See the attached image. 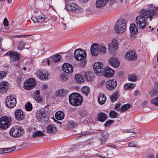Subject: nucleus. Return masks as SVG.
I'll list each match as a JSON object with an SVG mask.
<instances>
[{"mask_svg":"<svg viewBox=\"0 0 158 158\" xmlns=\"http://www.w3.org/2000/svg\"><path fill=\"white\" fill-rule=\"evenodd\" d=\"M140 13L141 15L136 17L135 23L139 29H143L147 25V20L149 19V21H151L156 13L154 10H147L144 9L142 10Z\"/></svg>","mask_w":158,"mask_h":158,"instance_id":"f257e3e1","label":"nucleus"},{"mask_svg":"<svg viewBox=\"0 0 158 158\" xmlns=\"http://www.w3.org/2000/svg\"><path fill=\"white\" fill-rule=\"evenodd\" d=\"M69 100L71 105L74 106H78L81 104L83 99L80 94L73 93L69 96Z\"/></svg>","mask_w":158,"mask_h":158,"instance_id":"f03ea898","label":"nucleus"},{"mask_svg":"<svg viewBox=\"0 0 158 158\" xmlns=\"http://www.w3.org/2000/svg\"><path fill=\"white\" fill-rule=\"evenodd\" d=\"M127 27V22L123 19H119L116 23L114 27V31L117 34L124 33Z\"/></svg>","mask_w":158,"mask_h":158,"instance_id":"7ed1b4c3","label":"nucleus"},{"mask_svg":"<svg viewBox=\"0 0 158 158\" xmlns=\"http://www.w3.org/2000/svg\"><path fill=\"white\" fill-rule=\"evenodd\" d=\"M24 133L23 129L19 126H16L12 127L9 132L10 135L13 137L15 138L22 136Z\"/></svg>","mask_w":158,"mask_h":158,"instance_id":"20e7f679","label":"nucleus"},{"mask_svg":"<svg viewBox=\"0 0 158 158\" xmlns=\"http://www.w3.org/2000/svg\"><path fill=\"white\" fill-rule=\"evenodd\" d=\"M12 119L9 117L3 116L0 118V128L6 130L11 125Z\"/></svg>","mask_w":158,"mask_h":158,"instance_id":"39448f33","label":"nucleus"},{"mask_svg":"<svg viewBox=\"0 0 158 158\" xmlns=\"http://www.w3.org/2000/svg\"><path fill=\"white\" fill-rule=\"evenodd\" d=\"M16 103V96L14 94L7 97L5 101L6 106L10 108L15 107Z\"/></svg>","mask_w":158,"mask_h":158,"instance_id":"423d86ee","label":"nucleus"},{"mask_svg":"<svg viewBox=\"0 0 158 158\" xmlns=\"http://www.w3.org/2000/svg\"><path fill=\"white\" fill-rule=\"evenodd\" d=\"M74 55L76 59L81 60L82 59L86 58L87 54L84 50L80 48L75 51Z\"/></svg>","mask_w":158,"mask_h":158,"instance_id":"0eeeda50","label":"nucleus"},{"mask_svg":"<svg viewBox=\"0 0 158 158\" xmlns=\"http://www.w3.org/2000/svg\"><path fill=\"white\" fill-rule=\"evenodd\" d=\"M65 8L67 10L71 11L81 12L83 10L79 6L73 2L66 5Z\"/></svg>","mask_w":158,"mask_h":158,"instance_id":"6e6552de","label":"nucleus"},{"mask_svg":"<svg viewBox=\"0 0 158 158\" xmlns=\"http://www.w3.org/2000/svg\"><path fill=\"white\" fill-rule=\"evenodd\" d=\"M117 85V82L116 79H109L106 83V86L108 90H114Z\"/></svg>","mask_w":158,"mask_h":158,"instance_id":"1a4fd4ad","label":"nucleus"},{"mask_svg":"<svg viewBox=\"0 0 158 158\" xmlns=\"http://www.w3.org/2000/svg\"><path fill=\"white\" fill-rule=\"evenodd\" d=\"M36 85L35 80L33 78H30L27 80L24 83V88L27 89H31Z\"/></svg>","mask_w":158,"mask_h":158,"instance_id":"9d476101","label":"nucleus"},{"mask_svg":"<svg viewBox=\"0 0 158 158\" xmlns=\"http://www.w3.org/2000/svg\"><path fill=\"white\" fill-rule=\"evenodd\" d=\"M118 41L115 39H113L111 42L108 45L109 51L110 52H113L118 48Z\"/></svg>","mask_w":158,"mask_h":158,"instance_id":"9b49d317","label":"nucleus"},{"mask_svg":"<svg viewBox=\"0 0 158 158\" xmlns=\"http://www.w3.org/2000/svg\"><path fill=\"white\" fill-rule=\"evenodd\" d=\"M125 58L130 60H135L137 58V56L135 52L133 51L127 52L125 55Z\"/></svg>","mask_w":158,"mask_h":158,"instance_id":"f8f14e48","label":"nucleus"},{"mask_svg":"<svg viewBox=\"0 0 158 158\" xmlns=\"http://www.w3.org/2000/svg\"><path fill=\"white\" fill-rule=\"evenodd\" d=\"M15 114V119L19 121L22 120L24 117L23 111L20 109L16 110Z\"/></svg>","mask_w":158,"mask_h":158,"instance_id":"ddd939ff","label":"nucleus"},{"mask_svg":"<svg viewBox=\"0 0 158 158\" xmlns=\"http://www.w3.org/2000/svg\"><path fill=\"white\" fill-rule=\"evenodd\" d=\"M93 68L95 73H100L102 70L103 65L99 62H95L94 64Z\"/></svg>","mask_w":158,"mask_h":158,"instance_id":"4468645a","label":"nucleus"},{"mask_svg":"<svg viewBox=\"0 0 158 158\" xmlns=\"http://www.w3.org/2000/svg\"><path fill=\"white\" fill-rule=\"evenodd\" d=\"M98 44H94L91 46L90 51L91 55L94 56H96L99 54Z\"/></svg>","mask_w":158,"mask_h":158,"instance_id":"2eb2a0df","label":"nucleus"},{"mask_svg":"<svg viewBox=\"0 0 158 158\" xmlns=\"http://www.w3.org/2000/svg\"><path fill=\"white\" fill-rule=\"evenodd\" d=\"M63 71L66 73H71L73 72V67L69 64H64L62 66Z\"/></svg>","mask_w":158,"mask_h":158,"instance_id":"dca6fc26","label":"nucleus"},{"mask_svg":"<svg viewBox=\"0 0 158 158\" xmlns=\"http://www.w3.org/2000/svg\"><path fill=\"white\" fill-rule=\"evenodd\" d=\"M103 75L107 77H110L112 76L114 74V71L109 67H107L104 69Z\"/></svg>","mask_w":158,"mask_h":158,"instance_id":"f3484780","label":"nucleus"},{"mask_svg":"<svg viewBox=\"0 0 158 158\" xmlns=\"http://www.w3.org/2000/svg\"><path fill=\"white\" fill-rule=\"evenodd\" d=\"M109 61L110 64L114 67H117L120 64L119 61L115 57H111Z\"/></svg>","mask_w":158,"mask_h":158,"instance_id":"a211bd4d","label":"nucleus"},{"mask_svg":"<svg viewBox=\"0 0 158 158\" xmlns=\"http://www.w3.org/2000/svg\"><path fill=\"white\" fill-rule=\"evenodd\" d=\"M8 83L6 82L0 83V93L2 94L5 93L7 90Z\"/></svg>","mask_w":158,"mask_h":158,"instance_id":"6ab92c4d","label":"nucleus"},{"mask_svg":"<svg viewBox=\"0 0 158 158\" xmlns=\"http://www.w3.org/2000/svg\"><path fill=\"white\" fill-rule=\"evenodd\" d=\"M110 0H97L96 6L97 8H101L105 5Z\"/></svg>","mask_w":158,"mask_h":158,"instance_id":"aec40b11","label":"nucleus"},{"mask_svg":"<svg viewBox=\"0 0 158 158\" xmlns=\"http://www.w3.org/2000/svg\"><path fill=\"white\" fill-rule=\"evenodd\" d=\"M31 20L35 23H42L44 21L45 19V17L44 15L36 16V17H32Z\"/></svg>","mask_w":158,"mask_h":158,"instance_id":"412c9836","label":"nucleus"},{"mask_svg":"<svg viewBox=\"0 0 158 158\" xmlns=\"http://www.w3.org/2000/svg\"><path fill=\"white\" fill-rule=\"evenodd\" d=\"M46 129L47 132L50 134L54 133L57 131L56 127L53 124L48 125Z\"/></svg>","mask_w":158,"mask_h":158,"instance_id":"4be33fe9","label":"nucleus"},{"mask_svg":"<svg viewBox=\"0 0 158 158\" xmlns=\"http://www.w3.org/2000/svg\"><path fill=\"white\" fill-rule=\"evenodd\" d=\"M7 55L10 57L11 61L12 62L18 60L19 59L18 54L17 53L13 52Z\"/></svg>","mask_w":158,"mask_h":158,"instance_id":"5701e85b","label":"nucleus"},{"mask_svg":"<svg viewBox=\"0 0 158 158\" xmlns=\"http://www.w3.org/2000/svg\"><path fill=\"white\" fill-rule=\"evenodd\" d=\"M36 116L37 119L40 121L46 116V114L44 111L39 110L37 112Z\"/></svg>","mask_w":158,"mask_h":158,"instance_id":"b1692460","label":"nucleus"},{"mask_svg":"<svg viewBox=\"0 0 158 158\" xmlns=\"http://www.w3.org/2000/svg\"><path fill=\"white\" fill-rule=\"evenodd\" d=\"M85 78L88 81H92L94 78V75L92 72H86L85 73Z\"/></svg>","mask_w":158,"mask_h":158,"instance_id":"393cba45","label":"nucleus"},{"mask_svg":"<svg viewBox=\"0 0 158 158\" xmlns=\"http://www.w3.org/2000/svg\"><path fill=\"white\" fill-rule=\"evenodd\" d=\"M38 74L39 78L43 80L48 79L49 76L48 72H39Z\"/></svg>","mask_w":158,"mask_h":158,"instance_id":"a878e982","label":"nucleus"},{"mask_svg":"<svg viewBox=\"0 0 158 158\" xmlns=\"http://www.w3.org/2000/svg\"><path fill=\"white\" fill-rule=\"evenodd\" d=\"M130 30V32L133 35L136 34L138 31V28L134 23L131 24Z\"/></svg>","mask_w":158,"mask_h":158,"instance_id":"bb28decb","label":"nucleus"},{"mask_svg":"<svg viewBox=\"0 0 158 158\" xmlns=\"http://www.w3.org/2000/svg\"><path fill=\"white\" fill-rule=\"evenodd\" d=\"M107 115L104 113H99L98 114V119L101 122H104L106 119Z\"/></svg>","mask_w":158,"mask_h":158,"instance_id":"cd10ccee","label":"nucleus"},{"mask_svg":"<svg viewBox=\"0 0 158 158\" xmlns=\"http://www.w3.org/2000/svg\"><path fill=\"white\" fill-rule=\"evenodd\" d=\"M64 116V113L61 111H58L55 114V118L58 120H61L63 119Z\"/></svg>","mask_w":158,"mask_h":158,"instance_id":"c85d7f7f","label":"nucleus"},{"mask_svg":"<svg viewBox=\"0 0 158 158\" xmlns=\"http://www.w3.org/2000/svg\"><path fill=\"white\" fill-rule=\"evenodd\" d=\"M75 79L77 82L81 83L83 82L84 78L82 75L77 73L75 75Z\"/></svg>","mask_w":158,"mask_h":158,"instance_id":"c756f323","label":"nucleus"},{"mask_svg":"<svg viewBox=\"0 0 158 158\" xmlns=\"http://www.w3.org/2000/svg\"><path fill=\"white\" fill-rule=\"evenodd\" d=\"M106 101V97L103 94H100L98 97L99 103L101 105L104 104Z\"/></svg>","mask_w":158,"mask_h":158,"instance_id":"7c9ffc66","label":"nucleus"},{"mask_svg":"<svg viewBox=\"0 0 158 158\" xmlns=\"http://www.w3.org/2000/svg\"><path fill=\"white\" fill-rule=\"evenodd\" d=\"M67 93V91L63 89L59 90L56 93V95L58 97H61L65 96Z\"/></svg>","mask_w":158,"mask_h":158,"instance_id":"2f4dec72","label":"nucleus"},{"mask_svg":"<svg viewBox=\"0 0 158 158\" xmlns=\"http://www.w3.org/2000/svg\"><path fill=\"white\" fill-rule=\"evenodd\" d=\"M98 47L99 53H100L102 54H105L107 50L106 48L103 45H100L99 44H98Z\"/></svg>","mask_w":158,"mask_h":158,"instance_id":"473e14b6","label":"nucleus"},{"mask_svg":"<svg viewBox=\"0 0 158 158\" xmlns=\"http://www.w3.org/2000/svg\"><path fill=\"white\" fill-rule=\"evenodd\" d=\"M128 78L129 80L134 82L137 80L138 77L135 74L132 73L128 75Z\"/></svg>","mask_w":158,"mask_h":158,"instance_id":"72a5a7b5","label":"nucleus"},{"mask_svg":"<svg viewBox=\"0 0 158 158\" xmlns=\"http://www.w3.org/2000/svg\"><path fill=\"white\" fill-rule=\"evenodd\" d=\"M45 135L43 132L41 131H35L33 132L32 136L33 137H41Z\"/></svg>","mask_w":158,"mask_h":158,"instance_id":"f704fd0d","label":"nucleus"},{"mask_svg":"<svg viewBox=\"0 0 158 158\" xmlns=\"http://www.w3.org/2000/svg\"><path fill=\"white\" fill-rule=\"evenodd\" d=\"M131 105L129 104H127L123 105L120 110V112H124L127 110L129 108H130Z\"/></svg>","mask_w":158,"mask_h":158,"instance_id":"c9c22d12","label":"nucleus"},{"mask_svg":"<svg viewBox=\"0 0 158 158\" xmlns=\"http://www.w3.org/2000/svg\"><path fill=\"white\" fill-rule=\"evenodd\" d=\"M82 91L85 96H87L90 91L89 88L87 86H84L82 88Z\"/></svg>","mask_w":158,"mask_h":158,"instance_id":"e433bc0d","label":"nucleus"},{"mask_svg":"<svg viewBox=\"0 0 158 158\" xmlns=\"http://www.w3.org/2000/svg\"><path fill=\"white\" fill-rule=\"evenodd\" d=\"M135 84L133 83H127L125 84L124 85V88L127 90L132 89L135 86Z\"/></svg>","mask_w":158,"mask_h":158,"instance_id":"4c0bfd02","label":"nucleus"},{"mask_svg":"<svg viewBox=\"0 0 158 158\" xmlns=\"http://www.w3.org/2000/svg\"><path fill=\"white\" fill-rule=\"evenodd\" d=\"M118 96V93L117 92H115L110 97L111 100L112 102H114L116 101Z\"/></svg>","mask_w":158,"mask_h":158,"instance_id":"58836bf2","label":"nucleus"},{"mask_svg":"<svg viewBox=\"0 0 158 158\" xmlns=\"http://www.w3.org/2000/svg\"><path fill=\"white\" fill-rule=\"evenodd\" d=\"M25 108L27 110L31 111L32 108V105L30 102H28L25 105Z\"/></svg>","mask_w":158,"mask_h":158,"instance_id":"ea45409f","label":"nucleus"},{"mask_svg":"<svg viewBox=\"0 0 158 158\" xmlns=\"http://www.w3.org/2000/svg\"><path fill=\"white\" fill-rule=\"evenodd\" d=\"M60 55L57 54L53 57V61L54 62H58L60 61Z\"/></svg>","mask_w":158,"mask_h":158,"instance_id":"a19ab883","label":"nucleus"},{"mask_svg":"<svg viewBox=\"0 0 158 158\" xmlns=\"http://www.w3.org/2000/svg\"><path fill=\"white\" fill-rule=\"evenodd\" d=\"M69 78L68 76L65 74H63L61 75L60 77V80L63 81H66Z\"/></svg>","mask_w":158,"mask_h":158,"instance_id":"79ce46f5","label":"nucleus"},{"mask_svg":"<svg viewBox=\"0 0 158 158\" xmlns=\"http://www.w3.org/2000/svg\"><path fill=\"white\" fill-rule=\"evenodd\" d=\"M109 116L110 118H115L117 116V113L114 111H111L109 113Z\"/></svg>","mask_w":158,"mask_h":158,"instance_id":"37998d69","label":"nucleus"},{"mask_svg":"<svg viewBox=\"0 0 158 158\" xmlns=\"http://www.w3.org/2000/svg\"><path fill=\"white\" fill-rule=\"evenodd\" d=\"M81 61L79 63V65L81 68L84 67L86 64V59H82Z\"/></svg>","mask_w":158,"mask_h":158,"instance_id":"c03bdc74","label":"nucleus"},{"mask_svg":"<svg viewBox=\"0 0 158 158\" xmlns=\"http://www.w3.org/2000/svg\"><path fill=\"white\" fill-rule=\"evenodd\" d=\"M151 103L152 104L156 106H158V96L151 100Z\"/></svg>","mask_w":158,"mask_h":158,"instance_id":"a18cd8bd","label":"nucleus"},{"mask_svg":"<svg viewBox=\"0 0 158 158\" xmlns=\"http://www.w3.org/2000/svg\"><path fill=\"white\" fill-rule=\"evenodd\" d=\"M25 46V44L23 41H21L19 42L18 46V49L21 50L23 49Z\"/></svg>","mask_w":158,"mask_h":158,"instance_id":"49530a36","label":"nucleus"},{"mask_svg":"<svg viewBox=\"0 0 158 158\" xmlns=\"http://www.w3.org/2000/svg\"><path fill=\"white\" fill-rule=\"evenodd\" d=\"M34 98L35 100L38 102H40L42 101L40 95H35Z\"/></svg>","mask_w":158,"mask_h":158,"instance_id":"de8ad7c7","label":"nucleus"},{"mask_svg":"<svg viewBox=\"0 0 158 158\" xmlns=\"http://www.w3.org/2000/svg\"><path fill=\"white\" fill-rule=\"evenodd\" d=\"M124 132L125 133H135V129H131L129 130H126L124 131Z\"/></svg>","mask_w":158,"mask_h":158,"instance_id":"09e8293b","label":"nucleus"},{"mask_svg":"<svg viewBox=\"0 0 158 158\" xmlns=\"http://www.w3.org/2000/svg\"><path fill=\"white\" fill-rule=\"evenodd\" d=\"M113 122V121L112 120H108L106 122L105 124V126H109L111 125V124Z\"/></svg>","mask_w":158,"mask_h":158,"instance_id":"8fccbe9b","label":"nucleus"},{"mask_svg":"<svg viewBox=\"0 0 158 158\" xmlns=\"http://www.w3.org/2000/svg\"><path fill=\"white\" fill-rule=\"evenodd\" d=\"M8 21L7 18L4 19L3 21V25L5 26H7L8 25Z\"/></svg>","mask_w":158,"mask_h":158,"instance_id":"3c124183","label":"nucleus"},{"mask_svg":"<svg viewBox=\"0 0 158 158\" xmlns=\"http://www.w3.org/2000/svg\"><path fill=\"white\" fill-rule=\"evenodd\" d=\"M7 148H2L0 149V153H7Z\"/></svg>","mask_w":158,"mask_h":158,"instance_id":"603ef678","label":"nucleus"},{"mask_svg":"<svg viewBox=\"0 0 158 158\" xmlns=\"http://www.w3.org/2000/svg\"><path fill=\"white\" fill-rule=\"evenodd\" d=\"M6 74L5 72H0V79H2L4 77Z\"/></svg>","mask_w":158,"mask_h":158,"instance_id":"864d4df0","label":"nucleus"},{"mask_svg":"<svg viewBox=\"0 0 158 158\" xmlns=\"http://www.w3.org/2000/svg\"><path fill=\"white\" fill-rule=\"evenodd\" d=\"M15 149V147H14L12 148H7V152H10L14 150Z\"/></svg>","mask_w":158,"mask_h":158,"instance_id":"5fc2aeb1","label":"nucleus"},{"mask_svg":"<svg viewBox=\"0 0 158 158\" xmlns=\"http://www.w3.org/2000/svg\"><path fill=\"white\" fill-rule=\"evenodd\" d=\"M120 106V104L118 103L116 104L115 106L114 109L117 111H118L119 110H120L119 109V108Z\"/></svg>","mask_w":158,"mask_h":158,"instance_id":"6e6d98bb","label":"nucleus"},{"mask_svg":"<svg viewBox=\"0 0 158 158\" xmlns=\"http://www.w3.org/2000/svg\"><path fill=\"white\" fill-rule=\"evenodd\" d=\"M128 146L129 147H135V145L133 142H131L128 143Z\"/></svg>","mask_w":158,"mask_h":158,"instance_id":"4d7b16f0","label":"nucleus"},{"mask_svg":"<svg viewBox=\"0 0 158 158\" xmlns=\"http://www.w3.org/2000/svg\"><path fill=\"white\" fill-rule=\"evenodd\" d=\"M154 155L152 153H149L147 156V158H154Z\"/></svg>","mask_w":158,"mask_h":158,"instance_id":"13d9d810","label":"nucleus"},{"mask_svg":"<svg viewBox=\"0 0 158 158\" xmlns=\"http://www.w3.org/2000/svg\"><path fill=\"white\" fill-rule=\"evenodd\" d=\"M69 124H70V126L72 127H74L76 125L75 123L72 121L70 122Z\"/></svg>","mask_w":158,"mask_h":158,"instance_id":"bf43d9fd","label":"nucleus"},{"mask_svg":"<svg viewBox=\"0 0 158 158\" xmlns=\"http://www.w3.org/2000/svg\"><path fill=\"white\" fill-rule=\"evenodd\" d=\"M40 93V92L39 90H37L34 93V96L35 95H40L39 94Z\"/></svg>","mask_w":158,"mask_h":158,"instance_id":"052dcab7","label":"nucleus"},{"mask_svg":"<svg viewBox=\"0 0 158 158\" xmlns=\"http://www.w3.org/2000/svg\"><path fill=\"white\" fill-rule=\"evenodd\" d=\"M29 35H17L16 36V37L18 38H21L23 37H26L27 36H28Z\"/></svg>","mask_w":158,"mask_h":158,"instance_id":"680f3d73","label":"nucleus"},{"mask_svg":"<svg viewBox=\"0 0 158 158\" xmlns=\"http://www.w3.org/2000/svg\"><path fill=\"white\" fill-rule=\"evenodd\" d=\"M108 146L110 147L113 148H115L116 147V146L114 145H108Z\"/></svg>","mask_w":158,"mask_h":158,"instance_id":"e2e57ef3","label":"nucleus"},{"mask_svg":"<svg viewBox=\"0 0 158 158\" xmlns=\"http://www.w3.org/2000/svg\"><path fill=\"white\" fill-rule=\"evenodd\" d=\"M118 74L119 75V76H123V73L122 72H119L118 73Z\"/></svg>","mask_w":158,"mask_h":158,"instance_id":"0e129e2a","label":"nucleus"},{"mask_svg":"<svg viewBox=\"0 0 158 158\" xmlns=\"http://www.w3.org/2000/svg\"><path fill=\"white\" fill-rule=\"evenodd\" d=\"M139 93V91L138 90L136 91L134 94V95L135 96H136Z\"/></svg>","mask_w":158,"mask_h":158,"instance_id":"69168bd1","label":"nucleus"},{"mask_svg":"<svg viewBox=\"0 0 158 158\" xmlns=\"http://www.w3.org/2000/svg\"><path fill=\"white\" fill-rule=\"evenodd\" d=\"M147 102L146 101H144L143 102V104L144 106H146L147 105Z\"/></svg>","mask_w":158,"mask_h":158,"instance_id":"338daca9","label":"nucleus"},{"mask_svg":"<svg viewBox=\"0 0 158 158\" xmlns=\"http://www.w3.org/2000/svg\"><path fill=\"white\" fill-rule=\"evenodd\" d=\"M47 62L48 65H50V62L49 59L47 60Z\"/></svg>","mask_w":158,"mask_h":158,"instance_id":"774afa93","label":"nucleus"}]
</instances>
